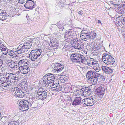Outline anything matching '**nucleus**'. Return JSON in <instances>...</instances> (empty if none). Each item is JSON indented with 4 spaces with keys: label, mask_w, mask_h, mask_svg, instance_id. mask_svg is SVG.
Returning <instances> with one entry per match:
<instances>
[{
    "label": "nucleus",
    "mask_w": 125,
    "mask_h": 125,
    "mask_svg": "<svg viewBox=\"0 0 125 125\" xmlns=\"http://www.w3.org/2000/svg\"><path fill=\"white\" fill-rule=\"evenodd\" d=\"M52 91H57V90H56V88L55 87H52Z\"/></svg>",
    "instance_id": "obj_52"
},
{
    "label": "nucleus",
    "mask_w": 125,
    "mask_h": 125,
    "mask_svg": "<svg viewBox=\"0 0 125 125\" xmlns=\"http://www.w3.org/2000/svg\"><path fill=\"white\" fill-rule=\"evenodd\" d=\"M12 84L10 81L8 80L7 78L2 77L0 78V86L2 87H5Z\"/></svg>",
    "instance_id": "obj_10"
},
{
    "label": "nucleus",
    "mask_w": 125,
    "mask_h": 125,
    "mask_svg": "<svg viewBox=\"0 0 125 125\" xmlns=\"http://www.w3.org/2000/svg\"><path fill=\"white\" fill-rule=\"evenodd\" d=\"M72 99L71 97H70L68 99V101H69L70 102H71L72 101Z\"/></svg>",
    "instance_id": "obj_51"
},
{
    "label": "nucleus",
    "mask_w": 125,
    "mask_h": 125,
    "mask_svg": "<svg viewBox=\"0 0 125 125\" xmlns=\"http://www.w3.org/2000/svg\"><path fill=\"white\" fill-rule=\"evenodd\" d=\"M78 14L82 16L83 14V12L82 11H79L78 12Z\"/></svg>",
    "instance_id": "obj_50"
},
{
    "label": "nucleus",
    "mask_w": 125,
    "mask_h": 125,
    "mask_svg": "<svg viewBox=\"0 0 125 125\" xmlns=\"http://www.w3.org/2000/svg\"><path fill=\"white\" fill-rule=\"evenodd\" d=\"M104 59V60H109V59Z\"/></svg>",
    "instance_id": "obj_61"
},
{
    "label": "nucleus",
    "mask_w": 125,
    "mask_h": 125,
    "mask_svg": "<svg viewBox=\"0 0 125 125\" xmlns=\"http://www.w3.org/2000/svg\"><path fill=\"white\" fill-rule=\"evenodd\" d=\"M64 90L66 93L70 92L71 90V87L70 86H69L68 85H66L65 86Z\"/></svg>",
    "instance_id": "obj_31"
},
{
    "label": "nucleus",
    "mask_w": 125,
    "mask_h": 125,
    "mask_svg": "<svg viewBox=\"0 0 125 125\" xmlns=\"http://www.w3.org/2000/svg\"><path fill=\"white\" fill-rule=\"evenodd\" d=\"M27 51V50L24 45L22 46L21 45L18 46L16 50L17 53L18 54L23 53Z\"/></svg>",
    "instance_id": "obj_15"
},
{
    "label": "nucleus",
    "mask_w": 125,
    "mask_h": 125,
    "mask_svg": "<svg viewBox=\"0 0 125 125\" xmlns=\"http://www.w3.org/2000/svg\"><path fill=\"white\" fill-rule=\"evenodd\" d=\"M45 88H46L44 87H42V88H40L38 90L37 92H41V93L42 92H43V93H47L48 91Z\"/></svg>",
    "instance_id": "obj_29"
},
{
    "label": "nucleus",
    "mask_w": 125,
    "mask_h": 125,
    "mask_svg": "<svg viewBox=\"0 0 125 125\" xmlns=\"http://www.w3.org/2000/svg\"><path fill=\"white\" fill-rule=\"evenodd\" d=\"M21 85V84H20V86Z\"/></svg>",
    "instance_id": "obj_64"
},
{
    "label": "nucleus",
    "mask_w": 125,
    "mask_h": 125,
    "mask_svg": "<svg viewBox=\"0 0 125 125\" xmlns=\"http://www.w3.org/2000/svg\"><path fill=\"white\" fill-rule=\"evenodd\" d=\"M55 82V81H53V82L52 83V87L56 88L57 86L58 85V83H56Z\"/></svg>",
    "instance_id": "obj_37"
},
{
    "label": "nucleus",
    "mask_w": 125,
    "mask_h": 125,
    "mask_svg": "<svg viewBox=\"0 0 125 125\" xmlns=\"http://www.w3.org/2000/svg\"><path fill=\"white\" fill-rule=\"evenodd\" d=\"M84 53H85L86 54L87 53V51H85L84 52Z\"/></svg>",
    "instance_id": "obj_60"
},
{
    "label": "nucleus",
    "mask_w": 125,
    "mask_h": 125,
    "mask_svg": "<svg viewBox=\"0 0 125 125\" xmlns=\"http://www.w3.org/2000/svg\"><path fill=\"white\" fill-rule=\"evenodd\" d=\"M70 59L72 62L79 63H84L86 60L83 55L76 53L71 54Z\"/></svg>",
    "instance_id": "obj_3"
},
{
    "label": "nucleus",
    "mask_w": 125,
    "mask_h": 125,
    "mask_svg": "<svg viewBox=\"0 0 125 125\" xmlns=\"http://www.w3.org/2000/svg\"><path fill=\"white\" fill-rule=\"evenodd\" d=\"M15 74H14L12 73H8L6 74V76L7 78V79L8 80L10 81L11 82V80H14V78L15 77Z\"/></svg>",
    "instance_id": "obj_21"
},
{
    "label": "nucleus",
    "mask_w": 125,
    "mask_h": 125,
    "mask_svg": "<svg viewBox=\"0 0 125 125\" xmlns=\"http://www.w3.org/2000/svg\"><path fill=\"white\" fill-rule=\"evenodd\" d=\"M42 50L40 49L32 50L29 54L30 59L32 61H35L41 54Z\"/></svg>",
    "instance_id": "obj_9"
},
{
    "label": "nucleus",
    "mask_w": 125,
    "mask_h": 125,
    "mask_svg": "<svg viewBox=\"0 0 125 125\" xmlns=\"http://www.w3.org/2000/svg\"><path fill=\"white\" fill-rule=\"evenodd\" d=\"M116 23L120 27L125 28V17L123 19L120 17H117L116 19Z\"/></svg>",
    "instance_id": "obj_13"
},
{
    "label": "nucleus",
    "mask_w": 125,
    "mask_h": 125,
    "mask_svg": "<svg viewBox=\"0 0 125 125\" xmlns=\"http://www.w3.org/2000/svg\"><path fill=\"white\" fill-rule=\"evenodd\" d=\"M71 43L72 46L75 49L81 50L83 47V43L77 38H74L72 40Z\"/></svg>",
    "instance_id": "obj_5"
},
{
    "label": "nucleus",
    "mask_w": 125,
    "mask_h": 125,
    "mask_svg": "<svg viewBox=\"0 0 125 125\" xmlns=\"http://www.w3.org/2000/svg\"><path fill=\"white\" fill-rule=\"evenodd\" d=\"M7 1H9V2H10V1H11L12 0H7Z\"/></svg>",
    "instance_id": "obj_59"
},
{
    "label": "nucleus",
    "mask_w": 125,
    "mask_h": 125,
    "mask_svg": "<svg viewBox=\"0 0 125 125\" xmlns=\"http://www.w3.org/2000/svg\"><path fill=\"white\" fill-rule=\"evenodd\" d=\"M9 65L12 68H16L17 67V64L14 61H11Z\"/></svg>",
    "instance_id": "obj_27"
},
{
    "label": "nucleus",
    "mask_w": 125,
    "mask_h": 125,
    "mask_svg": "<svg viewBox=\"0 0 125 125\" xmlns=\"http://www.w3.org/2000/svg\"><path fill=\"white\" fill-rule=\"evenodd\" d=\"M2 52L3 53V54L1 55V57L3 56V54L5 55H6L7 54L8 50H7V51Z\"/></svg>",
    "instance_id": "obj_43"
},
{
    "label": "nucleus",
    "mask_w": 125,
    "mask_h": 125,
    "mask_svg": "<svg viewBox=\"0 0 125 125\" xmlns=\"http://www.w3.org/2000/svg\"><path fill=\"white\" fill-rule=\"evenodd\" d=\"M91 90L90 89L88 90L87 89H86L85 90L84 92V94H83V95L84 96L90 95L91 94Z\"/></svg>",
    "instance_id": "obj_28"
},
{
    "label": "nucleus",
    "mask_w": 125,
    "mask_h": 125,
    "mask_svg": "<svg viewBox=\"0 0 125 125\" xmlns=\"http://www.w3.org/2000/svg\"><path fill=\"white\" fill-rule=\"evenodd\" d=\"M63 65H61L59 63L55 64L54 65V71H57L59 72L62 70L64 68Z\"/></svg>",
    "instance_id": "obj_16"
},
{
    "label": "nucleus",
    "mask_w": 125,
    "mask_h": 125,
    "mask_svg": "<svg viewBox=\"0 0 125 125\" xmlns=\"http://www.w3.org/2000/svg\"><path fill=\"white\" fill-rule=\"evenodd\" d=\"M98 23H100L101 24V25H102V23L101 22V21L100 20H98Z\"/></svg>",
    "instance_id": "obj_53"
},
{
    "label": "nucleus",
    "mask_w": 125,
    "mask_h": 125,
    "mask_svg": "<svg viewBox=\"0 0 125 125\" xmlns=\"http://www.w3.org/2000/svg\"><path fill=\"white\" fill-rule=\"evenodd\" d=\"M61 4L62 5H61V6L62 7H63L65 5V4Z\"/></svg>",
    "instance_id": "obj_56"
},
{
    "label": "nucleus",
    "mask_w": 125,
    "mask_h": 125,
    "mask_svg": "<svg viewBox=\"0 0 125 125\" xmlns=\"http://www.w3.org/2000/svg\"><path fill=\"white\" fill-rule=\"evenodd\" d=\"M104 59H102V60L104 62L105 64H107L109 65V60H104Z\"/></svg>",
    "instance_id": "obj_42"
},
{
    "label": "nucleus",
    "mask_w": 125,
    "mask_h": 125,
    "mask_svg": "<svg viewBox=\"0 0 125 125\" xmlns=\"http://www.w3.org/2000/svg\"><path fill=\"white\" fill-rule=\"evenodd\" d=\"M6 20V21L8 22H9L10 21V20H8L7 19V18L6 19H5Z\"/></svg>",
    "instance_id": "obj_54"
},
{
    "label": "nucleus",
    "mask_w": 125,
    "mask_h": 125,
    "mask_svg": "<svg viewBox=\"0 0 125 125\" xmlns=\"http://www.w3.org/2000/svg\"><path fill=\"white\" fill-rule=\"evenodd\" d=\"M19 3H20L22 4L25 2V1L24 0H18Z\"/></svg>",
    "instance_id": "obj_49"
},
{
    "label": "nucleus",
    "mask_w": 125,
    "mask_h": 125,
    "mask_svg": "<svg viewBox=\"0 0 125 125\" xmlns=\"http://www.w3.org/2000/svg\"><path fill=\"white\" fill-rule=\"evenodd\" d=\"M17 93L16 96L20 98H22L24 97L25 94L24 92L21 89L20 91Z\"/></svg>",
    "instance_id": "obj_25"
},
{
    "label": "nucleus",
    "mask_w": 125,
    "mask_h": 125,
    "mask_svg": "<svg viewBox=\"0 0 125 125\" xmlns=\"http://www.w3.org/2000/svg\"><path fill=\"white\" fill-rule=\"evenodd\" d=\"M76 32L73 29L68 30L65 33L64 38L66 41L67 42L71 41L73 37L76 36Z\"/></svg>",
    "instance_id": "obj_8"
},
{
    "label": "nucleus",
    "mask_w": 125,
    "mask_h": 125,
    "mask_svg": "<svg viewBox=\"0 0 125 125\" xmlns=\"http://www.w3.org/2000/svg\"><path fill=\"white\" fill-rule=\"evenodd\" d=\"M47 93H43L42 92H37L38 97L40 99L44 100L47 97Z\"/></svg>",
    "instance_id": "obj_18"
},
{
    "label": "nucleus",
    "mask_w": 125,
    "mask_h": 125,
    "mask_svg": "<svg viewBox=\"0 0 125 125\" xmlns=\"http://www.w3.org/2000/svg\"><path fill=\"white\" fill-rule=\"evenodd\" d=\"M88 33H83L80 35V38L83 40L86 41L90 39L89 35H88Z\"/></svg>",
    "instance_id": "obj_20"
},
{
    "label": "nucleus",
    "mask_w": 125,
    "mask_h": 125,
    "mask_svg": "<svg viewBox=\"0 0 125 125\" xmlns=\"http://www.w3.org/2000/svg\"><path fill=\"white\" fill-rule=\"evenodd\" d=\"M32 43H34L35 44H37L38 42V39H34L32 40Z\"/></svg>",
    "instance_id": "obj_39"
},
{
    "label": "nucleus",
    "mask_w": 125,
    "mask_h": 125,
    "mask_svg": "<svg viewBox=\"0 0 125 125\" xmlns=\"http://www.w3.org/2000/svg\"><path fill=\"white\" fill-rule=\"evenodd\" d=\"M17 72L18 73H20V72H19V71H18V72Z\"/></svg>",
    "instance_id": "obj_62"
},
{
    "label": "nucleus",
    "mask_w": 125,
    "mask_h": 125,
    "mask_svg": "<svg viewBox=\"0 0 125 125\" xmlns=\"http://www.w3.org/2000/svg\"><path fill=\"white\" fill-rule=\"evenodd\" d=\"M103 86H100L97 88L96 90L98 94L97 95H94L95 96H97L99 100H101V98L103 97L104 94L105 90Z\"/></svg>",
    "instance_id": "obj_11"
},
{
    "label": "nucleus",
    "mask_w": 125,
    "mask_h": 125,
    "mask_svg": "<svg viewBox=\"0 0 125 125\" xmlns=\"http://www.w3.org/2000/svg\"><path fill=\"white\" fill-rule=\"evenodd\" d=\"M87 62L88 65L89 66H90L91 65H92L91 62H92V61H89V60H88L87 61Z\"/></svg>",
    "instance_id": "obj_45"
},
{
    "label": "nucleus",
    "mask_w": 125,
    "mask_h": 125,
    "mask_svg": "<svg viewBox=\"0 0 125 125\" xmlns=\"http://www.w3.org/2000/svg\"><path fill=\"white\" fill-rule=\"evenodd\" d=\"M36 5L35 3L33 1L31 0L27 1L24 5V7L27 9H33Z\"/></svg>",
    "instance_id": "obj_12"
},
{
    "label": "nucleus",
    "mask_w": 125,
    "mask_h": 125,
    "mask_svg": "<svg viewBox=\"0 0 125 125\" xmlns=\"http://www.w3.org/2000/svg\"><path fill=\"white\" fill-rule=\"evenodd\" d=\"M61 88L59 86H57V87L56 88V90H57V91H59L61 90Z\"/></svg>",
    "instance_id": "obj_44"
},
{
    "label": "nucleus",
    "mask_w": 125,
    "mask_h": 125,
    "mask_svg": "<svg viewBox=\"0 0 125 125\" xmlns=\"http://www.w3.org/2000/svg\"><path fill=\"white\" fill-rule=\"evenodd\" d=\"M51 42L50 43V45L51 47H52L55 46L57 45V42L55 41H51Z\"/></svg>",
    "instance_id": "obj_32"
},
{
    "label": "nucleus",
    "mask_w": 125,
    "mask_h": 125,
    "mask_svg": "<svg viewBox=\"0 0 125 125\" xmlns=\"http://www.w3.org/2000/svg\"><path fill=\"white\" fill-rule=\"evenodd\" d=\"M2 10H1L0 9V14L2 13Z\"/></svg>",
    "instance_id": "obj_57"
},
{
    "label": "nucleus",
    "mask_w": 125,
    "mask_h": 125,
    "mask_svg": "<svg viewBox=\"0 0 125 125\" xmlns=\"http://www.w3.org/2000/svg\"><path fill=\"white\" fill-rule=\"evenodd\" d=\"M6 47L5 46L4 47H2L1 48H0V50H1V52H3V51H7V49H6Z\"/></svg>",
    "instance_id": "obj_46"
},
{
    "label": "nucleus",
    "mask_w": 125,
    "mask_h": 125,
    "mask_svg": "<svg viewBox=\"0 0 125 125\" xmlns=\"http://www.w3.org/2000/svg\"><path fill=\"white\" fill-rule=\"evenodd\" d=\"M112 72V70L111 69H110V73L111 72Z\"/></svg>",
    "instance_id": "obj_58"
},
{
    "label": "nucleus",
    "mask_w": 125,
    "mask_h": 125,
    "mask_svg": "<svg viewBox=\"0 0 125 125\" xmlns=\"http://www.w3.org/2000/svg\"><path fill=\"white\" fill-rule=\"evenodd\" d=\"M15 77L14 78V80H15V81L16 82H17L20 79V77H18L16 75V74L15 75Z\"/></svg>",
    "instance_id": "obj_38"
},
{
    "label": "nucleus",
    "mask_w": 125,
    "mask_h": 125,
    "mask_svg": "<svg viewBox=\"0 0 125 125\" xmlns=\"http://www.w3.org/2000/svg\"><path fill=\"white\" fill-rule=\"evenodd\" d=\"M48 0H44L45 2L46 3H47V2H48Z\"/></svg>",
    "instance_id": "obj_55"
},
{
    "label": "nucleus",
    "mask_w": 125,
    "mask_h": 125,
    "mask_svg": "<svg viewBox=\"0 0 125 125\" xmlns=\"http://www.w3.org/2000/svg\"><path fill=\"white\" fill-rule=\"evenodd\" d=\"M109 55L108 54H104V55L102 56V59H109Z\"/></svg>",
    "instance_id": "obj_36"
},
{
    "label": "nucleus",
    "mask_w": 125,
    "mask_h": 125,
    "mask_svg": "<svg viewBox=\"0 0 125 125\" xmlns=\"http://www.w3.org/2000/svg\"><path fill=\"white\" fill-rule=\"evenodd\" d=\"M103 71L107 74H109V68L105 66H103L102 67Z\"/></svg>",
    "instance_id": "obj_24"
},
{
    "label": "nucleus",
    "mask_w": 125,
    "mask_h": 125,
    "mask_svg": "<svg viewBox=\"0 0 125 125\" xmlns=\"http://www.w3.org/2000/svg\"><path fill=\"white\" fill-rule=\"evenodd\" d=\"M82 98L80 97H76L72 103V104L73 105H78L82 104Z\"/></svg>",
    "instance_id": "obj_17"
},
{
    "label": "nucleus",
    "mask_w": 125,
    "mask_h": 125,
    "mask_svg": "<svg viewBox=\"0 0 125 125\" xmlns=\"http://www.w3.org/2000/svg\"><path fill=\"white\" fill-rule=\"evenodd\" d=\"M55 79V77L52 74H47L43 77L42 83L44 84V85H48L52 83Z\"/></svg>",
    "instance_id": "obj_7"
},
{
    "label": "nucleus",
    "mask_w": 125,
    "mask_h": 125,
    "mask_svg": "<svg viewBox=\"0 0 125 125\" xmlns=\"http://www.w3.org/2000/svg\"><path fill=\"white\" fill-rule=\"evenodd\" d=\"M97 96H94L92 97L85 99H84V104L86 106H92L96 103L99 101Z\"/></svg>",
    "instance_id": "obj_6"
},
{
    "label": "nucleus",
    "mask_w": 125,
    "mask_h": 125,
    "mask_svg": "<svg viewBox=\"0 0 125 125\" xmlns=\"http://www.w3.org/2000/svg\"><path fill=\"white\" fill-rule=\"evenodd\" d=\"M98 62L96 61H92L91 63H92V65H93L94 66L97 65L99 64L98 63Z\"/></svg>",
    "instance_id": "obj_41"
},
{
    "label": "nucleus",
    "mask_w": 125,
    "mask_h": 125,
    "mask_svg": "<svg viewBox=\"0 0 125 125\" xmlns=\"http://www.w3.org/2000/svg\"><path fill=\"white\" fill-rule=\"evenodd\" d=\"M34 98L32 97L29 98V101L23 100H21L19 104V107L20 110L22 111H26L29 108V107L32 106L33 107H37L38 104L35 102H34Z\"/></svg>",
    "instance_id": "obj_1"
},
{
    "label": "nucleus",
    "mask_w": 125,
    "mask_h": 125,
    "mask_svg": "<svg viewBox=\"0 0 125 125\" xmlns=\"http://www.w3.org/2000/svg\"><path fill=\"white\" fill-rule=\"evenodd\" d=\"M78 91H79L80 93V94H83H83H84V92L85 91V90L84 89L82 88L81 89L78 90Z\"/></svg>",
    "instance_id": "obj_40"
},
{
    "label": "nucleus",
    "mask_w": 125,
    "mask_h": 125,
    "mask_svg": "<svg viewBox=\"0 0 125 125\" xmlns=\"http://www.w3.org/2000/svg\"><path fill=\"white\" fill-rule=\"evenodd\" d=\"M90 39H93L95 38L97 34L94 31H91V32L88 33Z\"/></svg>",
    "instance_id": "obj_23"
},
{
    "label": "nucleus",
    "mask_w": 125,
    "mask_h": 125,
    "mask_svg": "<svg viewBox=\"0 0 125 125\" xmlns=\"http://www.w3.org/2000/svg\"><path fill=\"white\" fill-rule=\"evenodd\" d=\"M5 14L6 12H3L2 10V13L0 14V19H1L2 20L6 19L7 17L5 15Z\"/></svg>",
    "instance_id": "obj_26"
},
{
    "label": "nucleus",
    "mask_w": 125,
    "mask_h": 125,
    "mask_svg": "<svg viewBox=\"0 0 125 125\" xmlns=\"http://www.w3.org/2000/svg\"><path fill=\"white\" fill-rule=\"evenodd\" d=\"M1 115V114L0 113V116Z\"/></svg>",
    "instance_id": "obj_63"
},
{
    "label": "nucleus",
    "mask_w": 125,
    "mask_h": 125,
    "mask_svg": "<svg viewBox=\"0 0 125 125\" xmlns=\"http://www.w3.org/2000/svg\"><path fill=\"white\" fill-rule=\"evenodd\" d=\"M18 65L19 70L21 73L25 74L29 71V65L24 60H20L18 62Z\"/></svg>",
    "instance_id": "obj_4"
},
{
    "label": "nucleus",
    "mask_w": 125,
    "mask_h": 125,
    "mask_svg": "<svg viewBox=\"0 0 125 125\" xmlns=\"http://www.w3.org/2000/svg\"><path fill=\"white\" fill-rule=\"evenodd\" d=\"M86 77L88 82L95 84L97 82L98 78L96 77L98 73L94 71H89L87 73Z\"/></svg>",
    "instance_id": "obj_2"
},
{
    "label": "nucleus",
    "mask_w": 125,
    "mask_h": 125,
    "mask_svg": "<svg viewBox=\"0 0 125 125\" xmlns=\"http://www.w3.org/2000/svg\"><path fill=\"white\" fill-rule=\"evenodd\" d=\"M9 52L10 55L12 57L16 58H18V56L16 55L17 53L16 51L14 52L12 50H10L9 51Z\"/></svg>",
    "instance_id": "obj_22"
},
{
    "label": "nucleus",
    "mask_w": 125,
    "mask_h": 125,
    "mask_svg": "<svg viewBox=\"0 0 125 125\" xmlns=\"http://www.w3.org/2000/svg\"><path fill=\"white\" fill-rule=\"evenodd\" d=\"M96 77L98 79V78H100L101 79V81H104L105 79L104 77L102 75L100 74H98V73Z\"/></svg>",
    "instance_id": "obj_33"
},
{
    "label": "nucleus",
    "mask_w": 125,
    "mask_h": 125,
    "mask_svg": "<svg viewBox=\"0 0 125 125\" xmlns=\"http://www.w3.org/2000/svg\"><path fill=\"white\" fill-rule=\"evenodd\" d=\"M93 68L97 72H99L100 71L101 68L99 64L94 66L93 67Z\"/></svg>",
    "instance_id": "obj_30"
},
{
    "label": "nucleus",
    "mask_w": 125,
    "mask_h": 125,
    "mask_svg": "<svg viewBox=\"0 0 125 125\" xmlns=\"http://www.w3.org/2000/svg\"><path fill=\"white\" fill-rule=\"evenodd\" d=\"M3 63V61L1 59H0V69Z\"/></svg>",
    "instance_id": "obj_48"
},
{
    "label": "nucleus",
    "mask_w": 125,
    "mask_h": 125,
    "mask_svg": "<svg viewBox=\"0 0 125 125\" xmlns=\"http://www.w3.org/2000/svg\"><path fill=\"white\" fill-rule=\"evenodd\" d=\"M32 39H31L27 38L24 42V46L26 48L27 51L28 49L30 48L32 44Z\"/></svg>",
    "instance_id": "obj_14"
},
{
    "label": "nucleus",
    "mask_w": 125,
    "mask_h": 125,
    "mask_svg": "<svg viewBox=\"0 0 125 125\" xmlns=\"http://www.w3.org/2000/svg\"><path fill=\"white\" fill-rule=\"evenodd\" d=\"M110 56L111 57L110 59V65H111L114 63L115 61L114 59L110 55Z\"/></svg>",
    "instance_id": "obj_34"
},
{
    "label": "nucleus",
    "mask_w": 125,
    "mask_h": 125,
    "mask_svg": "<svg viewBox=\"0 0 125 125\" xmlns=\"http://www.w3.org/2000/svg\"><path fill=\"white\" fill-rule=\"evenodd\" d=\"M18 123H17L15 122L12 121L10 123L8 124V125H18Z\"/></svg>",
    "instance_id": "obj_35"
},
{
    "label": "nucleus",
    "mask_w": 125,
    "mask_h": 125,
    "mask_svg": "<svg viewBox=\"0 0 125 125\" xmlns=\"http://www.w3.org/2000/svg\"><path fill=\"white\" fill-rule=\"evenodd\" d=\"M21 89L19 88L18 87H13L11 89V91L13 94L16 96L18 92H19Z\"/></svg>",
    "instance_id": "obj_19"
},
{
    "label": "nucleus",
    "mask_w": 125,
    "mask_h": 125,
    "mask_svg": "<svg viewBox=\"0 0 125 125\" xmlns=\"http://www.w3.org/2000/svg\"><path fill=\"white\" fill-rule=\"evenodd\" d=\"M0 48L5 47V46L1 42H0Z\"/></svg>",
    "instance_id": "obj_47"
}]
</instances>
